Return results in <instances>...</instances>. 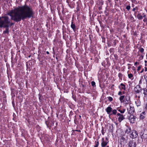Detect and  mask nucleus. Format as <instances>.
<instances>
[{
  "mask_svg": "<svg viewBox=\"0 0 147 147\" xmlns=\"http://www.w3.org/2000/svg\"><path fill=\"white\" fill-rule=\"evenodd\" d=\"M95 146L94 147H98L99 144V143L98 141H96L95 142Z\"/></svg>",
  "mask_w": 147,
  "mask_h": 147,
  "instance_id": "obj_21",
  "label": "nucleus"
},
{
  "mask_svg": "<svg viewBox=\"0 0 147 147\" xmlns=\"http://www.w3.org/2000/svg\"><path fill=\"white\" fill-rule=\"evenodd\" d=\"M122 94V92H121V91H119V92H118V95H121Z\"/></svg>",
  "mask_w": 147,
  "mask_h": 147,
  "instance_id": "obj_33",
  "label": "nucleus"
},
{
  "mask_svg": "<svg viewBox=\"0 0 147 147\" xmlns=\"http://www.w3.org/2000/svg\"><path fill=\"white\" fill-rule=\"evenodd\" d=\"M145 113L144 112L142 113L140 115V118L141 119H143L145 118Z\"/></svg>",
  "mask_w": 147,
  "mask_h": 147,
  "instance_id": "obj_15",
  "label": "nucleus"
},
{
  "mask_svg": "<svg viewBox=\"0 0 147 147\" xmlns=\"http://www.w3.org/2000/svg\"><path fill=\"white\" fill-rule=\"evenodd\" d=\"M119 77L121 78L122 77V75L121 74L119 73L118 74Z\"/></svg>",
  "mask_w": 147,
  "mask_h": 147,
  "instance_id": "obj_32",
  "label": "nucleus"
},
{
  "mask_svg": "<svg viewBox=\"0 0 147 147\" xmlns=\"http://www.w3.org/2000/svg\"><path fill=\"white\" fill-rule=\"evenodd\" d=\"M111 126L112 127H113V124H112L111 125Z\"/></svg>",
  "mask_w": 147,
  "mask_h": 147,
  "instance_id": "obj_49",
  "label": "nucleus"
},
{
  "mask_svg": "<svg viewBox=\"0 0 147 147\" xmlns=\"http://www.w3.org/2000/svg\"><path fill=\"white\" fill-rule=\"evenodd\" d=\"M46 53L48 54H49V52L48 51L46 52Z\"/></svg>",
  "mask_w": 147,
  "mask_h": 147,
  "instance_id": "obj_46",
  "label": "nucleus"
},
{
  "mask_svg": "<svg viewBox=\"0 0 147 147\" xmlns=\"http://www.w3.org/2000/svg\"><path fill=\"white\" fill-rule=\"evenodd\" d=\"M107 1L109 3H110L111 2V0H107Z\"/></svg>",
  "mask_w": 147,
  "mask_h": 147,
  "instance_id": "obj_44",
  "label": "nucleus"
},
{
  "mask_svg": "<svg viewBox=\"0 0 147 147\" xmlns=\"http://www.w3.org/2000/svg\"><path fill=\"white\" fill-rule=\"evenodd\" d=\"M106 147H109V146H107Z\"/></svg>",
  "mask_w": 147,
  "mask_h": 147,
  "instance_id": "obj_50",
  "label": "nucleus"
},
{
  "mask_svg": "<svg viewBox=\"0 0 147 147\" xmlns=\"http://www.w3.org/2000/svg\"><path fill=\"white\" fill-rule=\"evenodd\" d=\"M101 146L102 147H105L109 142V141H105L104 138H103L102 139Z\"/></svg>",
  "mask_w": 147,
  "mask_h": 147,
  "instance_id": "obj_8",
  "label": "nucleus"
},
{
  "mask_svg": "<svg viewBox=\"0 0 147 147\" xmlns=\"http://www.w3.org/2000/svg\"><path fill=\"white\" fill-rule=\"evenodd\" d=\"M9 32V28H6L5 30L4 31L3 33L4 34H8Z\"/></svg>",
  "mask_w": 147,
  "mask_h": 147,
  "instance_id": "obj_20",
  "label": "nucleus"
},
{
  "mask_svg": "<svg viewBox=\"0 0 147 147\" xmlns=\"http://www.w3.org/2000/svg\"><path fill=\"white\" fill-rule=\"evenodd\" d=\"M122 92V94H124L125 93V92L124 91H123Z\"/></svg>",
  "mask_w": 147,
  "mask_h": 147,
  "instance_id": "obj_47",
  "label": "nucleus"
},
{
  "mask_svg": "<svg viewBox=\"0 0 147 147\" xmlns=\"http://www.w3.org/2000/svg\"><path fill=\"white\" fill-rule=\"evenodd\" d=\"M147 61H145V62H146Z\"/></svg>",
  "mask_w": 147,
  "mask_h": 147,
  "instance_id": "obj_52",
  "label": "nucleus"
},
{
  "mask_svg": "<svg viewBox=\"0 0 147 147\" xmlns=\"http://www.w3.org/2000/svg\"><path fill=\"white\" fill-rule=\"evenodd\" d=\"M137 17L139 20H141L142 19L143 17L142 16H141L140 13L138 14Z\"/></svg>",
  "mask_w": 147,
  "mask_h": 147,
  "instance_id": "obj_17",
  "label": "nucleus"
},
{
  "mask_svg": "<svg viewBox=\"0 0 147 147\" xmlns=\"http://www.w3.org/2000/svg\"><path fill=\"white\" fill-rule=\"evenodd\" d=\"M136 10V8H134L132 9V11H134Z\"/></svg>",
  "mask_w": 147,
  "mask_h": 147,
  "instance_id": "obj_42",
  "label": "nucleus"
},
{
  "mask_svg": "<svg viewBox=\"0 0 147 147\" xmlns=\"http://www.w3.org/2000/svg\"><path fill=\"white\" fill-rule=\"evenodd\" d=\"M117 110H118V111H119L120 112V111H121V110L120 109H118Z\"/></svg>",
  "mask_w": 147,
  "mask_h": 147,
  "instance_id": "obj_48",
  "label": "nucleus"
},
{
  "mask_svg": "<svg viewBox=\"0 0 147 147\" xmlns=\"http://www.w3.org/2000/svg\"><path fill=\"white\" fill-rule=\"evenodd\" d=\"M145 71H147V67H145Z\"/></svg>",
  "mask_w": 147,
  "mask_h": 147,
  "instance_id": "obj_41",
  "label": "nucleus"
},
{
  "mask_svg": "<svg viewBox=\"0 0 147 147\" xmlns=\"http://www.w3.org/2000/svg\"><path fill=\"white\" fill-rule=\"evenodd\" d=\"M131 8L130 6V5H128L126 7V9L128 10H129Z\"/></svg>",
  "mask_w": 147,
  "mask_h": 147,
  "instance_id": "obj_29",
  "label": "nucleus"
},
{
  "mask_svg": "<svg viewBox=\"0 0 147 147\" xmlns=\"http://www.w3.org/2000/svg\"><path fill=\"white\" fill-rule=\"evenodd\" d=\"M117 117H119L118 118V121L119 122H121L122 121L125 119L124 116L120 113H118L117 114Z\"/></svg>",
  "mask_w": 147,
  "mask_h": 147,
  "instance_id": "obj_6",
  "label": "nucleus"
},
{
  "mask_svg": "<svg viewBox=\"0 0 147 147\" xmlns=\"http://www.w3.org/2000/svg\"><path fill=\"white\" fill-rule=\"evenodd\" d=\"M110 52L111 53H113L114 51V49L113 48H112L110 49L109 50Z\"/></svg>",
  "mask_w": 147,
  "mask_h": 147,
  "instance_id": "obj_24",
  "label": "nucleus"
},
{
  "mask_svg": "<svg viewBox=\"0 0 147 147\" xmlns=\"http://www.w3.org/2000/svg\"><path fill=\"white\" fill-rule=\"evenodd\" d=\"M125 109H123V110H121L120 111V112L121 114L125 112Z\"/></svg>",
  "mask_w": 147,
  "mask_h": 147,
  "instance_id": "obj_28",
  "label": "nucleus"
},
{
  "mask_svg": "<svg viewBox=\"0 0 147 147\" xmlns=\"http://www.w3.org/2000/svg\"><path fill=\"white\" fill-rule=\"evenodd\" d=\"M142 94L143 93L144 94V96L147 94V90L146 88H143L142 90Z\"/></svg>",
  "mask_w": 147,
  "mask_h": 147,
  "instance_id": "obj_16",
  "label": "nucleus"
},
{
  "mask_svg": "<svg viewBox=\"0 0 147 147\" xmlns=\"http://www.w3.org/2000/svg\"><path fill=\"white\" fill-rule=\"evenodd\" d=\"M144 71V69H143L140 72V73H142Z\"/></svg>",
  "mask_w": 147,
  "mask_h": 147,
  "instance_id": "obj_43",
  "label": "nucleus"
},
{
  "mask_svg": "<svg viewBox=\"0 0 147 147\" xmlns=\"http://www.w3.org/2000/svg\"><path fill=\"white\" fill-rule=\"evenodd\" d=\"M76 131H78L79 132H81V131H80V130H76Z\"/></svg>",
  "mask_w": 147,
  "mask_h": 147,
  "instance_id": "obj_45",
  "label": "nucleus"
},
{
  "mask_svg": "<svg viewBox=\"0 0 147 147\" xmlns=\"http://www.w3.org/2000/svg\"><path fill=\"white\" fill-rule=\"evenodd\" d=\"M130 115L128 117V119L131 123H133L135 122L136 117L132 114Z\"/></svg>",
  "mask_w": 147,
  "mask_h": 147,
  "instance_id": "obj_5",
  "label": "nucleus"
},
{
  "mask_svg": "<svg viewBox=\"0 0 147 147\" xmlns=\"http://www.w3.org/2000/svg\"><path fill=\"white\" fill-rule=\"evenodd\" d=\"M132 69L133 70H134V71L136 70V68H135V67H132Z\"/></svg>",
  "mask_w": 147,
  "mask_h": 147,
  "instance_id": "obj_37",
  "label": "nucleus"
},
{
  "mask_svg": "<svg viewBox=\"0 0 147 147\" xmlns=\"http://www.w3.org/2000/svg\"><path fill=\"white\" fill-rule=\"evenodd\" d=\"M119 88L121 90H126L125 86L123 83H121L120 84V85L119 86Z\"/></svg>",
  "mask_w": 147,
  "mask_h": 147,
  "instance_id": "obj_12",
  "label": "nucleus"
},
{
  "mask_svg": "<svg viewBox=\"0 0 147 147\" xmlns=\"http://www.w3.org/2000/svg\"><path fill=\"white\" fill-rule=\"evenodd\" d=\"M56 59H57V57H56Z\"/></svg>",
  "mask_w": 147,
  "mask_h": 147,
  "instance_id": "obj_55",
  "label": "nucleus"
},
{
  "mask_svg": "<svg viewBox=\"0 0 147 147\" xmlns=\"http://www.w3.org/2000/svg\"><path fill=\"white\" fill-rule=\"evenodd\" d=\"M11 94L12 96H15V94H14V92L13 90H11Z\"/></svg>",
  "mask_w": 147,
  "mask_h": 147,
  "instance_id": "obj_26",
  "label": "nucleus"
},
{
  "mask_svg": "<svg viewBox=\"0 0 147 147\" xmlns=\"http://www.w3.org/2000/svg\"><path fill=\"white\" fill-rule=\"evenodd\" d=\"M112 113H111L110 115H111L112 114L116 115L117 113V110L116 109H114L113 110H112Z\"/></svg>",
  "mask_w": 147,
  "mask_h": 147,
  "instance_id": "obj_19",
  "label": "nucleus"
},
{
  "mask_svg": "<svg viewBox=\"0 0 147 147\" xmlns=\"http://www.w3.org/2000/svg\"><path fill=\"white\" fill-rule=\"evenodd\" d=\"M139 64V63H138V62H136L135 63H134V65H137V64Z\"/></svg>",
  "mask_w": 147,
  "mask_h": 147,
  "instance_id": "obj_39",
  "label": "nucleus"
},
{
  "mask_svg": "<svg viewBox=\"0 0 147 147\" xmlns=\"http://www.w3.org/2000/svg\"><path fill=\"white\" fill-rule=\"evenodd\" d=\"M134 91L136 93H141L142 94V89L140 86H137L134 89Z\"/></svg>",
  "mask_w": 147,
  "mask_h": 147,
  "instance_id": "obj_7",
  "label": "nucleus"
},
{
  "mask_svg": "<svg viewBox=\"0 0 147 147\" xmlns=\"http://www.w3.org/2000/svg\"><path fill=\"white\" fill-rule=\"evenodd\" d=\"M141 67L142 65L139 66L138 67L137 69L138 71H139L140 70V69H141Z\"/></svg>",
  "mask_w": 147,
  "mask_h": 147,
  "instance_id": "obj_30",
  "label": "nucleus"
},
{
  "mask_svg": "<svg viewBox=\"0 0 147 147\" xmlns=\"http://www.w3.org/2000/svg\"><path fill=\"white\" fill-rule=\"evenodd\" d=\"M10 24V20L8 16H0V28H8Z\"/></svg>",
  "mask_w": 147,
  "mask_h": 147,
  "instance_id": "obj_2",
  "label": "nucleus"
},
{
  "mask_svg": "<svg viewBox=\"0 0 147 147\" xmlns=\"http://www.w3.org/2000/svg\"><path fill=\"white\" fill-rule=\"evenodd\" d=\"M136 142L132 141H130L128 143L129 147H136Z\"/></svg>",
  "mask_w": 147,
  "mask_h": 147,
  "instance_id": "obj_9",
  "label": "nucleus"
},
{
  "mask_svg": "<svg viewBox=\"0 0 147 147\" xmlns=\"http://www.w3.org/2000/svg\"><path fill=\"white\" fill-rule=\"evenodd\" d=\"M140 135L142 140L143 139L145 140L147 138V131L145 129H144L143 131H142L140 133Z\"/></svg>",
  "mask_w": 147,
  "mask_h": 147,
  "instance_id": "obj_3",
  "label": "nucleus"
},
{
  "mask_svg": "<svg viewBox=\"0 0 147 147\" xmlns=\"http://www.w3.org/2000/svg\"><path fill=\"white\" fill-rule=\"evenodd\" d=\"M71 28L73 29V30L75 32L76 30V26L75 24L73 23L72 21L71 22Z\"/></svg>",
  "mask_w": 147,
  "mask_h": 147,
  "instance_id": "obj_13",
  "label": "nucleus"
},
{
  "mask_svg": "<svg viewBox=\"0 0 147 147\" xmlns=\"http://www.w3.org/2000/svg\"><path fill=\"white\" fill-rule=\"evenodd\" d=\"M14 24L13 23H11L10 22V25H9V26H12V25H13Z\"/></svg>",
  "mask_w": 147,
  "mask_h": 147,
  "instance_id": "obj_38",
  "label": "nucleus"
},
{
  "mask_svg": "<svg viewBox=\"0 0 147 147\" xmlns=\"http://www.w3.org/2000/svg\"><path fill=\"white\" fill-rule=\"evenodd\" d=\"M128 78H129L131 79L133 77V75L131 74H128Z\"/></svg>",
  "mask_w": 147,
  "mask_h": 147,
  "instance_id": "obj_22",
  "label": "nucleus"
},
{
  "mask_svg": "<svg viewBox=\"0 0 147 147\" xmlns=\"http://www.w3.org/2000/svg\"><path fill=\"white\" fill-rule=\"evenodd\" d=\"M34 14L31 7L26 5L19 6L13 10L8 12L7 14L11 17V19L18 22L22 20H24L27 18L32 17Z\"/></svg>",
  "mask_w": 147,
  "mask_h": 147,
  "instance_id": "obj_1",
  "label": "nucleus"
},
{
  "mask_svg": "<svg viewBox=\"0 0 147 147\" xmlns=\"http://www.w3.org/2000/svg\"><path fill=\"white\" fill-rule=\"evenodd\" d=\"M102 134H103H103L102 133Z\"/></svg>",
  "mask_w": 147,
  "mask_h": 147,
  "instance_id": "obj_54",
  "label": "nucleus"
},
{
  "mask_svg": "<svg viewBox=\"0 0 147 147\" xmlns=\"http://www.w3.org/2000/svg\"><path fill=\"white\" fill-rule=\"evenodd\" d=\"M140 51L141 53H143L144 51V49L143 48H141Z\"/></svg>",
  "mask_w": 147,
  "mask_h": 147,
  "instance_id": "obj_31",
  "label": "nucleus"
},
{
  "mask_svg": "<svg viewBox=\"0 0 147 147\" xmlns=\"http://www.w3.org/2000/svg\"><path fill=\"white\" fill-rule=\"evenodd\" d=\"M80 117H81V116H80Z\"/></svg>",
  "mask_w": 147,
  "mask_h": 147,
  "instance_id": "obj_53",
  "label": "nucleus"
},
{
  "mask_svg": "<svg viewBox=\"0 0 147 147\" xmlns=\"http://www.w3.org/2000/svg\"><path fill=\"white\" fill-rule=\"evenodd\" d=\"M105 141H108V138H107V137H106V139H105Z\"/></svg>",
  "mask_w": 147,
  "mask_h": 147,
  "instance_id": "obj_40",
  "label": "nucleus"
},
{
  "mask_svg": "<svg viewBox=\"0 0 147 147\" xmlns=\"http://www.w3.org/2000/svg\"><path fill=\"white\" fill-rule=\"evenodd\" d=\"M130 106L129 110L128 109V114H132L134 111V107Z\"/></svg>",
  "mask_w": 147,
  "mask_h": 147,
  "instance_id": "obj_10",
  "label": "nucleus"
},
{
  "mask_svg": "<svg viewBox=\"0 0 147 147\" xmlns=\"http://www.w3.org/2000/svg\"><path fill=\"white\" fill-rule=\"evenodd\" d=\"M130 102V100H129V98L128 100H126L125 101V103L126 104H128L129 103V102Z\"/></svg>",
  "mask_w": 147,
  "mask_h": 147,
  "instance_id": "obj_27",
  "label": "nucleus"
},
{
  "mask_svg": "<svg viewBox=\"0 0 147 147\" xmlns=\"http://www.w3.org/2000/svg\"><path fill=\"white\" fill-rule=\"evenodd\" d=\"M116 0L117 1L118 0Z\"/></svg>",
  "mask_w": 147,
  "mask_h": 147,
  "instance_id": "obj_56",
  "label": "nucleus"
},
{
  "mask_svg": "<svg viewBox=\"0 0 147 147\" xmlns=\"http://www.w3.org/2000/svg\"><path fill=\"white\" fill-rule=\"evenodd\" d=\"M144 78L146 80V78H147V73L144 76Z\"/></svg>",
  "mask_w": 147,
  "mask_h": 147,
  "instance_id": "obj_36",
  "label": "nucleus"
},
{
  "mask_svg": "<svg viewBox=\"0 0 147 147\" xmlns=\"http://www.w3.org/2000/svg\"><path fill=\"white\" fill-rule=\"evenodd\" d=\"M143 21L145 22H146L147 21V18H144Z\"/></svg>",
  "mask_w": 147,
  "mask_h": 147,
  "instance_id": "obj_35",
  "label": "nucleus"
},
{
  "mask_svg": "<svg viewBox=\"0 0 147 147\" xmlns=\"http://www.w3.org/2000/svg\"><path fill=\"white\" fill-rule=\"evenodd\" d=\"M124 97L125 96L124 95L121 96L119 98V100L121 102H123V99H124Z\"/></svg>",
  "mask_w": 147,
  "mask_h": 147,
  "instance_id": "obj_18",
  "label": "nucleus"
},
{
  "mask_svg": "<svg viewBox=\"0 0 147 147\" xmlns=\"http://www.w3.org/2000/svg\"><path fill=\"white\" fill-rule=\"evenodd\" d=\"M140 106V105H137V106Z\"/></svg>",
  "mask_w": 147,
  "mask_h": 147,
  "instance_id": "obj_51",
  "label": "nucleus"
},
{
  "mask_svg": "<svg viewBox=\"0 0 147 147\" xmlns=\"http://www.w3.org/2000/svg\"><path fill=\"white\" fill-rule=\"evenodd\" d=\"M112 109L110 106H109L105 109L107 113L109 115H110V113L112 111Z\"/></svg>",
  "mask_w": 147,
  "mask_h": 147,
  "instance_id": "obj_11",
  "label": "nucleus"
},
{
  "mask_svg": "<svg viewBox=\"0 0 147 147\" xmlns=\"http://www.w3.org/2000/svg\"><path fill=\"white\" fill-rule=\"evenodd\" d=\"M108 100H109V101L111 102L113 100V99L112 97L110 96L108 97Z\"/></svg>",
  "mask_w": 147,
  "mask_h": 147,
  "instance_id": "obj_25",
  "label": "nucleus"
},
{
  "mask_svg": "<svg viewBox=\"0 0 147 147\" xmlns=\"http://www.w3.org/2000/svg\"><path fill=\"white\" fill-rule=\"evenodd\" d=\"M131 132L130 134V137L133 139L136 138L138 136L137 131L135 130H133Z\"/></svg>",
  "mask_w": 147,
  "mask_h": 147,
  "instance_id": "obj_4",
  "label": "nucleus"
},
{
  "mask_svg": "<svg viewBox=\"0 0 147 147\" xmlns=\"http://www.w3.org/2000/svg\"><path fill=\"white\" fill-rule=\"evenodd\" d=\"M143 17L144 18H147L145 14H144V13H143Z\"/></svg>",
  "mask_w": 147,
  "mask_h": 147,
  "instance_id": "obj_34",
  "label": "nucleus"
},
{
  "mask_svg": "<svg viewBox=\"0 0 147 147\" xmlns=\"http://www.w3.org/2000/svg\"><path fill=\"white\" fill-rule=\"evenodd\" d=\"M131 131V129L130 127L127 126V128L125 131V133L128 134Z\"/></svg>",
  "mask_w": 147,
  "mask_h": 147,
  "instance_id": "obj_14",
  "label": "nucleus"
},
{
  "mask_svg": "<svg viewBox=\"0 0 147 147\" xmlns=\"http://www.w3.org/2000/svg\"><path fill=\"white\" fill-rule=\"evenodd\" d=\"M91 85H92V86H93V87H95L96 86V85H95V83L94 82V81H92L91 82Z\"/></svg>",
  "mask_w": 147,
  "mask_h": 147,
  "instance_id": "obj_23",
  "label": "nucleus"
}]
</instances>
